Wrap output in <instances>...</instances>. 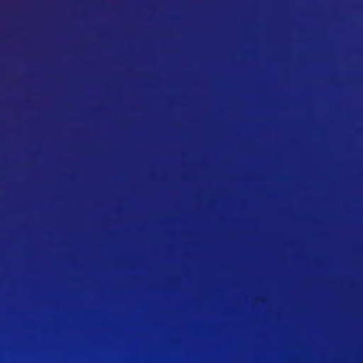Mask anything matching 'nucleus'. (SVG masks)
<instances>
[{"mask_svg": "<svg viewBox=\"0 0 363 363\" xmlns=\"http://www.w3.org/2000/svg\"><path fill=\"white\" fill-rule=\"evenodd\" d=\"M220 363H227V272H220Z\"/></svg>", "mask_w": 363, "mask_h": 363, "instance_id": "obj_1", "label": "nucleus"}]
</instances>
